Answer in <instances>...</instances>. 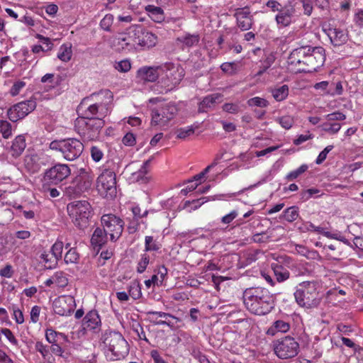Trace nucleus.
<instances>
[{
  "instance_id": "nucleus-1",
  "label": "nucleus",
  "mask_w": 363,
  "mask_h": 363,
  "mask_svg": "<svg viewBox=\"0 0 363 363\" xmlns=\"http://www.w3.org/2000/svg\"><path fill=\"white\" fill-rule=\"evenodd\" d=\"M242 298L245 308L255 315H266L274 308V296L265 288H247L243 291Z\"/></svg>"
},
{
  "instance_id": "nucleus-2",
  "label": "nucleus",
  "mask_w": 363,
  "mask_h": 363,
  "mask_svg": "<svg viewBox=\"0 0 363 363\" xmlns=\"http://www.w3.org/2000/svg\"><path fill=\"white\" fill-rule=\"evenodd\" d=\"M105 125L104 119H87L78 117L74 121V130L84 141H92L98 139L101 130Z\"/></svg>"
},
{
  "instance_id": "nucleus-3",
  "label": "nucleus",
  "mask_w": 363,
  "mask_h": 363,
  "mask_svg": "<svg viewBox=\"0 0 363 363\" xmlns=\"http://www.w3.org/2000/svg\"><path fill=\"white\" fill-rule=\"evenodd\" d=\"M296 301L301 306L316 307L320 303L317 284L313 281H303L297 286L294 293Z\"/></svg>"
},
{
  "instance_id": "nucleus-4",
  "label": "nucleus",
  "mask_w": 363,
  "mask_h": 363,
  "mask_svg": "<svg viewBox=\"0 0 363 363\" xmlns=\"http://www.w3.org/2000/svg\"><path fill=\"white\" fill-rule=\"evenodd\" d=\"M179 108L175 102H169L151 108L152 126L164 129L177 115Z\"/></svg>"
},
{
  "instance_id": "nucleus-5",
  "label": "nucleus",
  "mask_w": 363,
  "mask_h": 363,
  "mask_svg": "<svg viewBox=\"0 0 363 363\" xmlns=\"http://www.w3.org/2000/svg\"><path fill=\"white\" fill-rule=\"evenodd\" d=\"M184 69L178 65L172 62L162 64V72L158 83L167 93L176 88L184 77Z\"/></svg>"
},
{
  "instance_id": "nucleus-6",
  "label": "nucleus",
  "mask_w": 363,
  "mask_h": 363,
  "mask_svg": "<svg viewBox=\"0 0 363 363\" xmlns=\"http://www.w3.org/2000/svg\"><path fill=\"white\" fill-rule=\"evenodd\" d=\"M69 216L71 217L74 224L80 229L88 226L89 218L91 214V206L85 200L74 201L67 204V206Z\"/></svg>"
},
{
  "instance_id": "nucleus-7",
  "label": "nucleus",
  "mask_w": 363,
  "mask_h": 363,
  "mask_svg": "<svg viewBox=\"0 0 363 363\" xmlns=\"http://www.w3.org/2000/svg\"><path fill=\"white\" fill-rule=\"evenodd\" d=\"M50 148L60 151L66 160L74 161L82 155L84 145L77 138H67L51 142Z\"/></svg>"
},
{
  "instance_id": "nucleus-8",
  "label": "nucleus",
  "mask_w": 363,
  "mask_h": 363,
  "mask_svg": "<svg viewBox=\"0 0 363 363\" xmlns=\"http://www.w3.org/2000/svg\"><path fill=\"white\" fill-rule=\"evenodd\" d=\"M104 343L111 352L113 360L123 359L129 352V346L121 333L110 331L104 334Z\"/></svg>"
},
{
  "instance_id": "nucleus-9",
  "label": "nucleus",
  "mask_w": 363,
  "mask_h": 363,
  "mask_svg": "<svg viewBox=\"0 0 363 363\" xmlns=\"http://www.w3.org/2000/svg\"><path fill=\"white\" fill-rule=\"evenodd\" d=\"M91 98L84 99L77 107V111L79 117H84L87 119H104L109 111L108 103L96 102L91 103Z\"/></svg>"
},
{
  "instance_id": "nucleus-10",
  "label": "nucleus",
  "mask_w": 363,
  "mask_h": 363,
  "mask_svg": "<svg viewBox=\"0 0 363 363\" xmlns=\"http://www.w3.org/2000/svg\"><path fill=\"white\" fill-rule=\"evenodd\" d=\"M96 189L99 194L107 199H113L116 195V174L105 169L97 178Z\"/></svg>"
},
{
  "instance_id": "nucleus-11",
  "label": "nucleus",
  "mask_w": 363,
  "mask_h": 363,
  "mask_svg": "<svg viewBox=\"0 0 363 363\" xmlns=\"http://www.w3.org/2000/svg\"><path fill=\"white\" fill-rule=\"evenodd\" d=\"M274 353L280 359H289L296 356L299 351V344L294 337L286 336L273 342Z\"/></svg>"
},
{
  "instance_id": "nucleus-12",
  "label": "nucleus",
  "mask_w": 363,
  "mask_h": 363,
  "mask_svg": "<svg viewBox=\"0 0 363 363\" xmlns=\"http://www.w3.org/2000/svg\"><path fill=\"white\" fill-rule=\"evenodd\" d=\"M138 26H132L125 32L120 33L115 39V45L118 50L124 51H133L137 49V40L138 38Z\"/></svg>"
},
{
  "instance_id": "nucleus-13",
  "label": "nucleus",
  "mask_w": 363,
  "mask_h": 363,
  "mask_svg": "<svg viewBox=\"0 0 363 363\" xmlns=\"http://www.w3.org/2000/svg\"><path fill=\"white\" fill-rule=\"evenodd\" d=\"M103 228L109 235L111 241H116L122 235L124 222L113 214H105L101 219Z\"/></svg>"
},
{
  "instance_id": "nucleus-14",
  "label": "nucleus",
  "mask_w": 363,
  "mask_h": 363,
  "mask_svg": "<svg viewBox=\"0 0 363 363\" xmlns=\"http://www.w3.org/2000/svg\"><path fill=\"white\" fill-rule=\"evenodd\" d=\"M325 60V50L322 47H311L306 59V66L298 67V72H313L322 67Z\"/></svg>"
},
{
  "instance_id": "nucleus-15",
  "label": "nucleus",
  "mask_w": 363,
  "mask_h": 363,
  "mask_svg": "<svg viewBox=\"0 0 363 363\" xmlns=\"http://www.w3.org/2000/svg\"><path fill=\"white\" fill-rule=\"evenodd\" d=\"M35 107L36 102L33 99L19 102L8 110V117L11 121L16 122L25 118L28 113L32 112Z\"/></svg>"
},
{
  "instance_id": "nucleus-16",
  "label": "nucleus",
  "mask_w": 363,
  "mask_h": 363,
  "mask_svg": "<svg viewBox=\"0 0 363 363\" xmlns=\"http://www.w3.org/2000/svg\"><path fill=\"white\" fill-rule=\"evenodd\" d=\"M70 173L67 164H57L45 172L43 180L47 183L57 184L67 178Z\"/></svg>"
},
{
  "instance_id": "nucleus-17",
  "label": "nucleus",
  "mask_w": 363,
  "mask_h": 363,
  "mask_svg": "<svg viewBox=\"0 0 363 363\" xmlns=\"http://www.w3.org/2000/svg\"><path fill=\"white\" fill-rule=\"evenodd\" d=\"M75 308V300L72 296H60L53 301V311L60 315H68Z\"/></svg>"
},
{
  "instance_id": "nucleus-18",
  "label": "nucleus",
  "mask_w": 363,
  "mask_h": 363,
  "mask_svg": "<svg viewBox=\"0 0 363 363\" xmlns=\"http://www.w3.org/2000/svg\"><path fill=\"white\" fill-rule=\"evenodd\" d=\"M310 50L311 46L309 45L294 49L288 57V64L294 66L296 72H298V67L306 66V59H307L308 55L310 54Z\"/></svg>"
},
{
  "instance_id": "nucleus-19",
  "label": "nucleus",
  "mask_w": 363,
  "mask_h": 363,
  "mask_svg": "<svg viewBox=\"0 0 363 363\" xmlns=\"http://www.w3.org/2000/svg\"><path fill=\"white\" fill-rule=\"evenodd\" d=\"M162 72V65L158 66H144L137 72V77L141 80L153 82L160 77Z\"/></svg>"
},
{
  "instance_id": "nucleus-20",
  "label": "nucleus",
  "mask_w": 363,
  "mask_h": 363,
  "mask_svg": "<svg viewBox=\"0 0 363 363\" xmlns=\"http://www.w3.org/2000/svg\"><path fill=\"white\" fill-rule=\"evenodd\" d=\"M237 26L242 30H248L253 24V17L248 8L238 9L234 14Z\"/></svg>"
},
{
  "instance_id": "nucleus-21",
  "label": "nucleus",
  "mask_w": 363,
  "mask_h": 363,
  "mask_svg": "<svg viewBox=\"0 0 363 363\" xmlns=\"http://www.w3.org/2000/svg\"><path fill=\"white\" fill-rule=\"evenodd\" d=\"M94 175L86 169H80L79 175L76 177L74 183L78 186V192H84L89 190L92 186Z\"/></svg>"
},
{
  "instance_id": "nucleus-22",
  "label": "nucleus",
  "mask_w": 363,
  "mask_h": 363,
  "mask_svg": "<svg viewBox=\"0 0 363 363\" xmlns=\"http://www.w3.org/2000/svg\"><path fill=\"white\" fill-rule=\"evenodd\" d=\"M101 319L96 311H90L86 313L82 321L84 330L99 332L101 328Z\"/></svg>"
},
{
  "instance_id": "nucleus-23",
  "label": "nucleus",
  "mask_w": 363,
  "mask_h": 363,
  "mask_svg": "<svg viewBox=\"0 0 363 363\" xmlns=\"http://www.w3.org/2000/svg\"><path fill=\"white\" fill-rule=\"evenodd\" d=\"M138 38L137 40V46L145 48L147 49L155 47L158 41L157 36L152 32L145 30L138 26Z\"/></svg>"
},
{
  "instance_id": "nucleus-24",
  "label": "nucleus",
  "mask_w": 363,
  "mask_h": 363,
  "mask_svg": "<svg viewBox=\"0 0 363 363\" xmlns=\"http://www.w3.org/2000/svg\"><path fill=\"white\" fill-rule=\"evenodd\" d=\"M295 13L294 6L291 3L285 5L275 17L277 23L283 27L289 26L292 22V17Z\"/></svg>"
},
{
  "instance_id": "nucleus-25",
  "label": "nucleus",
  "mask_w": 363,
  "mask_h": 363,
  "mask_svg": "<svg viewBox=\"0 0 363 363\" xmlns=\"http://www.w3.org/2000/svg\"><path fill=\"white\" fill-rule=\"evenodd\" d=\"M327 35L335 46H340L347 40V35L340 28H330L328 30Z\"/></svg>"
},
{
  "instance_id": "nucleus-26",
  "label": "nucleus",
  "mask_w": 363,
  "mask_h": 363,
  "mask_svg": "<svg viewBox=\"0 0 363 363\" xmlns=\"http://www.w3.org/2000/svg\"><path fill=\"white\" fill-rule=\"evenodd\" d=\"M108 233L106 230L102 228H96L93 233V235L91 238V243L94 247L101 248L104 245H105L108 240Z\"/></svg>"
},
{
  "instance_id": "nucleus-27",
  "label": "nucleus",
  "mask_w": 363,
  "mask_h": 363,
  "mask_svg": "<svg viewBox=\"0 0 363 363\" xmlns=\"http://www.w3.org/2000/svg\"><path fill=\"white\" fill-rule=\"evenodd\" d=\"M222 94L218 93L206 96L203 99L199 105V112H206V109L213 107L218 101L222 98Z\"/></svg>"
},
{
  "instance_id": "nucleus-28",
  "label": "nucleus",
  "mask_w": 363,
  "mask_h": 363,
  "mask_svg": "<svg viewBox=\"0 0 363 363\" xmlns=\"http://www.w3.org/2000/svg\"><path fill=\"white\" fill-rule=\"evenodd\" d=\"M45 337L47 341L50 344L67 342L68 337L62 333H58L52 328H48L45 331Z\"/></svg>"
},
{
  "instance_id": "nucleus-29",
  "label": "nucleus",
  "mask_w": 363,
  "mask_h": 363,
  "mask_svg": "<svg viewBox=\"0 0 363 363\" xmlns=\"http://www.w3.org/2000/svg\"><path fill=\"white\" fill-rule=\"evenodd\" d=\"M150 18L156 23H162L164 21V13L162 8L154 5H147L145 7Z\"/></svg>"
},
{
  "instance_id": "nucleus-30",
  "label": "nucleus",
  "mask_w": 363,
  "mask_h": 363,
  "mask_svg": "<svg viewBox=\"0 0 363 363\" xmlns=\"http://www.w3.org/2000/svg\"><path fill=\"white\" fill-rule=\"evenodd\" d=\"M26 140L23 135H18L13 141L11 147V152L13 157H19L26 148Z\"/></svg>"
},
{
  "instance_id": "nucleus-31",
  "label": "nucleus",
  "mask_w": 363,
  "mask_h": 363,
  "mask_svg": "<svg viewBox=\"0 0 363 363\" xmlns=\"http://www.w3.org/2000/svg\"><path fill=\"white\" fill-rule=\"evenodd\" d=\"M290 329V324L288 322L278 320L274 322L272 325L268 329L267 334L274 335L277 333H286Z\"/></svg>"
},
{
  "instance_id": "nucleus-32",
  "label": "nucleus",
  "mask_w": 363,
  "mask_h": 363,
  "mask_svg": "<svg viewBox=\"0 0 363 363\" xmlns=\"http://www.w3.org/2000/svg\"><path fill=\"white\" fill-rule=\"evenodd\" d=\"M276 60L275 55L273 52H269L265 54L264 59L261 62L259 69L256 73V77L262 76L274 62Z\"/></svg>"
},
{
  "instance_id": "nucleus-33",
  "label": "nucleus",
  "mask_w": 363,
  "mask_h": 363,
  "mask_svg": "<svg viewBox=\"0 0 363 363\" xmlns=\"http://www.w3.org/2000/svg\"><path fill=\"white\" fill-rule=\"evenodd\" d=\"M40 259L46 269H53L57 264V259L50 252L43 251L40 255Z\"/></svg>"
},
{
  "instance_id": "nucleus-34",
  "label": "nucleus",
  "mask_w": 363,
  "mask_h": 363,
  "mask_svg": "<svg viewBox=\"0 0 363 363\" xmlns=\"http://www.w3.org/2000/svg\"><path fill=\"white\" fill-rule=\"evenodd\" d=\"M150 179L148 170L140 168L138 172H133L130 179L140 184H147Z\"/></svg>"
},
{
  "instance_id": "nucleus-35",
  "label": "nucleus",
  "mask_w": 363,
  "mask_h": 363,
  "mask_svg": "<svg viewBox=\"0 0 363 363\" xmlns=\"http://www.w3.org/2000/svg\"><path fill=\"white\" fill-rule=\"evenodd\" d=\"M272 269L278 281H284L289 279V272L283 266L275 264L273 265Z\"/></svg>"
},
{
  "instance_id": "nucleus-36",
  "label": "nucleus",
  "mask_w": 363,
  "mask_h": 363,
  "mask_svg": "<svg viewBox=\"0 0 363 363\" xmlns=\"http://www.w3.org/2000/svg\"><path fill=\"white\" fill-rule=\"evenodd\" d=\"M272 96L277 101L284 100L289 95V86L284 84L277 89L272 90Z\"/></svg>"
},
{
  "instance_id": "nucleus-37",
  "label": "nucleus",
  "mask_w": 363,
  "mask_h": 363,
  "mask_svg": "<svg viewBox=\"0 0 363 363\" xmlns=\"http://www.w3.org/2000/svg\"><path fill=\"white\" fill-rule=\"evenodd\" d=\"M298 216V208L294 206L286 208L282 215V217L288 222H293L297 219Z\"/></svg>"
},
{
  "instance_id": "nucleus-38",
  "label": "nucleus",
  "mask_w": 363,
  "mask_h": 363,
  "mask_svg": "<svg viewBox=\"0 0 363 363\" xmlns=\"http://www.w3.org/2000/svg\"><path fill=\"white\" fill-rule=\"evenodd\" d=\"M53 280L55 281V284L58 287H65L68 284V279L65 274L62 271L56 272L53 274Z\"/></svg>"
},
{
  "instance_id": "nucleus-39",
  "label": "nucleus",
  "mask_w": 363,
  "mask_h": 363,
  "mask_svg": "<svg viewBox=\"0 0 363 363\" xmlns=\"http://www.w3.org/2000/svg\"><path fill=\"white\" fill-rule=\"evenodd\" d=\"M296 251L300 255L304 256L308 259H314L318 255L315 250H310L306 247L302 245H296L295 247Z\"/></svg>"
},
{
  "instance_id": "nucleus-40",
  "label": "nucleus",
  "mask_w": 363,
  "mask_h": 363,
  "mask_svg": "<svg viewBox=\"0 0 363 363\" xmlns=\"http://www.w3.org/2000/svg\"><path fill=\"white\" fill-rule=\"evenodd\" d=\"M71 46H67V45H61L57 55V57L63 62H68L71 59Z\"/></svg>"
},
{
  "instance_id": "nucleus-41",
  "label": "nucleus",
  "mask_w": 363,
  "mask_h": 363,
  "mask_svg": "<svg viewBox=\"0 0 363 363\" xmlns=\"http://www.w3.org/2000/svg\"><path fill=\"white\" fill-rule=\"evenodd\" d=\"M79 255L74 248H69L65 255L64 260L66 264H75L78 262Z\"/></svg>"
},
{
  "instance_id": "nucleus-42",
  "label": "nucleus",
  "mask_w": 363,
  "mask_h": 363,
  "mask_svg": "<svg viewBox=\"0 0 363 363\" xmlns=\"http://www.w3.org/2000/svg\"><path fill=\"white\" fill-rule=\"evenodd\" d=\"M178 40L184 43L187 47H191L199 43V37L198 35L188 34L184 37L179 38Z\"/></svg>"
},
{
  "instance_id": "nucleus-43",
  "label": "nucleus",
  "mask_w": 363,
  "mask_h": 363,
  "mask_svg": "<svg viewBox=\"0 0 363 363\" xmlns=\"http://www.w3.org/2000/svg\"><path fill=\"white\" fill-rule=\"evenodd\" d=\"M322 130L330 134H336L341 128V125L339 123H324L320 125Z\"/></svg>"
},
{
  "instance_id": "nucleus-44",
  "label": "nucleus",
  "mask_w": 363,
  "mask_h": 363,
  "mask_svg": "<svg viewBox=\"0 0 363 363\" xmlns=\"http://www.w3.org/2000/svg\"><path fill=\"white\" fill-rule=\"evenodd\" d=\"M145 248V251H157L160 249V245L153 239L152 236H146Z\"/></svg>"
},
{
  "instance_id": "nucleus-45",
  "label": "nucleus",
  "mask_w": 363,
  "mask_h": 363,
  "mask_svg": "<svg viewBox=\"0 0 363 363\" xmlns=\"http://www.w3.org/2000/svg\"><path fill=\"white\" fill-rule=\"evenodd\" d=\"M308 169V166L306 164L301 165L297 169L290 172L286 176V179L288 181H293L298 178L301 174L306 172Z\"/></svg>"
},
{
  "instance_id": "nucleus-46",
  "label": "nucleus",
  "mask_w": 363,
  "mask_h": 363,
  "mask_svg": "<svg viewBox=\"0 0 363 363\" xmlns=\"http://www.w3.org/2000/svg\"><path fill=\"white\" fill-rule=\"evenodd\" d=\"M63 247V242L57 240L51 247L50 252L56 258V259H57V261L62 258Z\"/></svg>"
},
{
  "instance_id": "nucleus-47",
  "label": "nucleus",
  "mask_w": 363,
  "mask_h": 363,
  "mask_svg": "<svg viewBox=\"0 0 363 363\" xmlns=\"http://www.w3.org/2000/svg\"><path fill=\"white\" fill-rule=\"evenodd\" d=\"M247 103L249 106L265 108L269 106V102L267 100L258 96L250 99Z\"/></svg>"
},
{
  "instance_id": "nucleus-48",
  "label": "nucleus",
  "mask_w": 363,
  "mask_h": 363,
  "mask_svg": "<svg viewBox=\"0 0 363 363\" xmlns=\"http://www.w3.org/2000/svg\"><path fill=\"white\" fill-rule=\"evenodd\" d=\"M25 162L26 167L31 173H36L40 169V164L35 162V158L33 157H26L25 160Z\"/></svg>"
},
{
  "instance_id": "nucleus-49",
  "label": "nucleus",
  "mask_w": 363,
  "mask_h": 363,
  "mask_svg": "<svg viewBox=\"0 0 363 363\" xmlns=\"http://www.w3.org/2000/svg\"><path fill=\"white\" fill-rule=\"evenodd\" d=\"M275 121L286 130L290 129L294 123V120L291 116H284L276 118Z\"/></svg>"
},
{
  "instance_id": "nucleus-50",
  "label": "nucleus",
  "mask_w": 363,
  "mask_h": 363,
  "mask_svg": "<svg viewBox=\"0 0 363 363\" xmlns=\"http://www.w3.org/2000/svg\"><path fill=\"white\" fill-rule=\"evenodd\" d=\"M0 133L4 138H9L11 134V125L6 121H0Z\"/></svg>"
},
{
  "instance_id": "nucleus-51",
  "label": "nucleus",
  "mask_w": 363,
  "mask_h": 363,
  "mask_svg": "<svg viewBox=\"0 0 363 363\" xmlns=\"http://www.w3.org/2000/svg\"><path fill=\"white\" fill-rule=\"evenodd\" d=\"M65 342H60V343H55V344H51V351L53 354H55V355H57V356H60V357H62L65 359H67L68 357V353H65V351L63 350L62 349V345L64 344Z\"/></svg>"
},
{
  "instance_id": "nucleus-52",
  "label": "nucleus",
  "mask_w": 363,
  "mask_h": 363,
  "mask_svg": "<svg viewBox=\"0 0 363 363\" xmlns=\"http://www.w3.org/2000/svg\"><path fill=\"white\" fill-rule=\"evenodd\" d=\"M223 111L232 114H237L241 111L238 104L225 103L222 106Z\"/></svg>"
},
{
  "instance_id": "nucleus-53",
  "label": "nucleus",
  "mask_w": 363,
  "mask_h": 363,
  "mask_svg": "<svg viewBox=\"0 0 363 363\" xmlns=\"http://www.w3.org/2000/svg\"><path fill=\"white\" fill-rule=\"evenodd\" d=\"M194 133L193 126H188L186 128H182L177 131V138L179 139H185Z\"/></svg>"
},
{
  "instance_id": "nucleus-54",
  "label": "nucleus",
  "mask_w": 363,
  "mask_h": 363,
  "mask_svg": "<svg viewBox=\"0 0 363 363\" xmlns=\"http://www.w3.org/2000/svg\"><path fill=\"white\" fill-rule=\"evenodd\" d=\"M113 16L111 13L106 14L100 22V26L102 29L109 31L113 24Z\"/></svg>"
},
{
  "instance_id": "nucleus-55",
  "label": "nucleus",
  "mask_w": 363,
  "mask_h": 363,
  "mask_svg": "<svg viewBox=\"0 0 363 363\" xmlns=\"http://www.w3.org/2000/svg\"><path fill=\"white\" fill-rule=\"evenodd\" d=\"M128 294L133 299H138L141 296L140 287L136 283L131 284L128 287Z\"/></svg>"
},
{
  "instance_id": "nucleus-56",
  "label": "nucleus",
  "mask_w": 363,
  "mask_h": 363,
  "mask_svg": "<svg viewBox=\"0 0 363 363\" xmlns=\"http://www.w3.org/2000/svg\"><path fill=\"white\" fill-rule=\"evenodd\" d=\"M114 67L118 72H127L130 69L131 64L128 60H123L118 62H116Z\"/></svg>"
},
{
  "instance_id": "nucleus-57",
  "label": "nucleus",
  "mask_w": 363,
  "mask_h": 363,
  "mask_svg": "<svg viewBox=\"0 0 363 363\" xmlns=\"http://www.w3.org/2000/svg\"><path fill=\"white\" fill-rule=\"evenodd\" d=\"M220 157H221V156H219V157H218V156H217V157H216V160H214V162H212V164H210V165H208V167H206L203 169V171H202V172H200L199 174H198L195 175V176L194 177V179L195 181H199V180H201V179H203V178L205 177V175H206V174L210 171V169H211L212 167H215L216 165H217V164H218V160Z\"/></svg>"
},
{
  "instance_id": "nucleus-58",
  "label": "nucleus",
  "mask_w": 363,
  "mask_h": 363,
  "mask_svg": "<svg viewBox=\"0 0 363 363\" xmlns=\"http://www.w3.org/2000/svg\"><path fill=\"white\" fill-rule=\"evenodd\" d=\"M149 256L146 254L142 255L141 259L139 261L137 267V272L143 273L145 271L147 264H149Z\"/></svg>"
},
{
  "instance_id": "nucleus-59",
  "label": "nucleus",
  "mask_w": 363,
  "mask_h": 363,
  "mask_svg": "<svg viewBox=\"0 0 363 363\" xmlns=\"http://www.w3.org/2000/svg\"><path fill=\"white\" fill-rule=\"evenodd\" d=\"M90 152L91 157L95 162H99L104 156L102 150L97 146H92Z\"/></svg>"
},
{
  "instance_id": "nucleus-60",
  "label": "nucleus",
  "mask_w": 363,
  "mask_h": 363,
  "mask_svg": "<svg viewBox=\"0 0 363 363\" xmlns=\"http://www.w3.org/2000/svg\"><path fill=\"white\" fill-rule=\"evenodd\" d=\"M319 192H320V190L318 189H315V188L306 189V190L301 192V194H300L301 199L303 201H308L313 195L318 194Z\"/></svg>"
},
{
  "instance_id": "nucleus-61",
  "label": "nucleus",
  "mask_w": 363,
  "mask_h": 363,
  "mask_svg": "<svg viewBox=\"0 0 363 363\" xmlns=\"http://www.w3.org/2000/svg\"><path fill=\"white\" fill-rule=\"evenodd\" d=\"M133 330L137 334L138 338L148 342V340L146 337L145 333L143 327L138 323H136L135 324L133 325Z\"/></svg>"
},
{
  "instance_id": "nucleus-62",
  "label": "nucleus",
  "mask_w": 363,
  "mask_h": 363,
  "mask_svg": "<svg viewBox=\"0 0 363 363\" xmlns=\"http://www.w3.org/2000/svg\"><path fill=\"white\" fill-rule=\"evenodd\" d=\"M26 86V83L23 81H18L13 84L10 90V94L14 96H17L21 90Z\"/></svg>"
},
{
  "instance_id": "nucleus-63",
  "label": "nucleus",
  "mask_w": 363,
  "mask_h": 363,
  "mask_svg": "<svg viewBox=\"0 0 363 363\" xmlns=\"http://www.w3.org/2000/svg\"><path fill=\"white\" fill-rule=\"evenodd\" d=\"M325 118L328 121H343L346 118V116L341 112L335 111L332 113L326 115Z\"/></svg>"
},
{
  "instance_id": "nucleus-64",
  "label": "nucleus",
  "mask_w": 363,
  "mask_h": 363,
  "mask_svg": "<svg viewBox=\"0 0 363 363\" xmlns=\"http://www.w3.org/2000/svg\"><path fill=\"white\" fill-rule=\"evenodd\" d=\"M82 193V192H78V186L76 185V184L73 186H69L65 189V194L70 199L74 198Z\"/></svg>"
}]
</instances>
